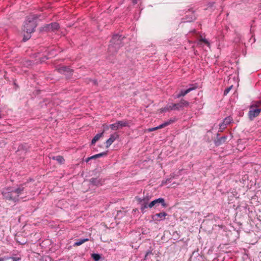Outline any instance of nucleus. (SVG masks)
I'll use <instances>...</instances> for the list:
<instances>
[{"label":"nucleus","instance_id":"1","mask_svg":"<svg viewBox=\"0 0 261 261\" xmlns=\"http://www.w3.org/2000/svg\"><path fill=\"white\" fill-rule=\"evenodd\" d=\"M125 37L118 34L113 35L110 41V44L109 46L108 51L111 54H114L117 53L119 49L123 46L124 42L123 40Z\"/></svg>","mask_w":261,"mask_h":261},{"label":"nucleus","instance_id":"2","mask_svg":"<svg viewBox=\"0 0 261 261\" xmlns=\"http://www.w3.org/2000/svg\"><path fill=\"white\" fill-rule=\"evenodd\" d=\"M38 18V16L36 15L28 16L23 25V31L26 33L34 32L37 26L36 20Z\"/></svg>","mask_w":261,"mask_h":261},{"label":"nucleus","instance_id":"3","mask_svg":"<svg viewBox=\"0 0 261 261\" xmlns=\"http://www.w3.org/2000/svg\"><path fill=\"white\" fill-rule=\"evenodd\" d=\"M189 105V102L188 101L182 99L179 102L167 105L164 108H162L161 110L162 112H165L172 110L179 111L180 110H182L185 107H187Z\"/></svg>","mask_w":261,"mask_h":261},{"label":"nucleus","instance_id":"4","mask_svg":"<svg viewBox=\"0 0 261 261\" xmlns=\"http://www.w3.org/2000/svg\"><path fill=\"white\" fill-rule=\"evenodd\" d=\"M2 194L7 200L17 202L19 200L18 195H16L11 187H8L3 190Z\"/></svg>","mask_w":261,"mask_h":261},{"label":"nucleus","instance_id":"5","mask_svg":"<svg viewBox=\"0 0 261 261\" xmlns=\"http://www.w3.org/2000/svg\"><path fill=\"white\" fill-rule=\"evenodd\" d=\"M110 128L116 130L123 127L129 126V122L127 120L117 121L116 123L110 125Z\"/></svg>","mask_w":261,"mask_h":261},{"label":"nucleus","instance_id":"6","mask_svg":"<svg viewBox=\"0 0 261 261\" xmlns=\"http://www.w3.org/2000/svg\"><path fill=\"white\" fill-rule=\"evenodd\" d=\"M260 112L261 108H256L255 106L252 105L248 112V116L250 120H253L255 117L259 115Z\"/></svg>","mask_w":261,"mask_h":261},{"label":"nucleus","instance_id":"7","mask_svg":"<svg viewBox=\"0 0 261 261\" xmlns=\"http://www.w3.org/2000/svg\"><path fill=\"white\" fill-rule=\"evenodd\" d=\"M58 71L66 75L67 79H70L73 74V70L67 66H62L58 69Z\"/></svg>","mask_w":261,"mask_h":261},{"label":"nucleus","instance_id":"8","mask_svg":"<svg viewBox=\"0 0 261 261\" xmlns=\"http://www.w3.org/2000/svg\"><path fill=\"white\" fill-rule=\"evenodd\" d=\"M168 215L167 213L162 212L159 213L151 215V220L154 222H158L165 219L166 217Z\"/></svg>","mask_w":261,"mask_h":261},{"label":"nucleus","instance_id":"9","mask_svg":"<svg viewBox=\"0 0 261 261\" xmlns=\"http://www.w3.org/2000/svg\"><path fill=\"white\" fill-rule=\"evenodd\" d=\"M196 88V86H194L193 85H191V87L188 88L186 90H181L178 93L174 95L173 97L175 99L179 98L181 96H184L190 92L192 91L193 90H195Z\"/></svg>","mask_w":261,"mask_h":261},{"label":"nucleus","instance_id":"10","mask_svg":"<svg viewBox=\"0 0 261 261\" xmlns=\"http://www.w3.org/2000/svg\"><path fill=\"white\" fill-rule=\"evenodd\" d=\"M186 18H183V20L182 22H191L196 19L195 15L193 11H191L190 10H189L188 11L186 12Z\"/></svg>","mask_w":261,"mask_h":261},{"label":"nucleus","instance_id":"11","mask_svg":"<svg viewBox=\"0 0 261 261\" xmlns=\"http://www.w3.org/2000/svg\"><path fill=\"white\" fill-rule=\"evenodd\" d=\"M59 24L57 22H53L46 24L44 28V30L46 31H54L58 30Z\"/></svg>","mask_w":261,"mask_h":261},{"label":"nucleus","instance_id":"12","mask_svg":"<svg viewBox=\"0 0 261 261\" xmlns=\"http://www.w3.org/2000/svg\"><path fill=\"white\" fill-rule=\"evenodd\" d=\"M154 203V207H158L160 204L164 208H166L168 204L165 202L164 198H159L158 199H155L153 200Z\"/></svg>","mask_w":261,"mask_h":261},{"label":"nucleus","instance_id":"13","mask_svg":"<svg viewBox=\"0 0 261 261\" xmlns=\"http://www.w3.org/2000/svg\"><path fill=\"white\" fill-rule=\"evenodd\" d=\"M119 135L117 133H115L110 136L109 139H108L106 142V147L108 148L115 141V140L119 138Z\"/></svg>","mask_w":261,"mask_h":261},{"label":"nucleus","instance_id":"14","mask_svg":"<svg viewBox=\"0 0 261 261\" xmlns=\"http://www.w3.org/2000/svg\"><path fill=\"white\" fill-rule=\"evenodd\" d=\"M219 136V134H217V139L215 140V144L216 146H219L223 143H225L227 138V136H224L221 137H218Z\"/></svg>","mask_w":261,"mask_h":261},{"label":"nucleus","instance_id":"15","mask_svg":"<svg viewBox=\"0 0 261 261\" xmlns=\"http://www.w3.org/2000/svg\"><path fill=\"white\" fill-rule=\"evenodd\" d=\"M89 182L93 186H99L102 185L101 180L98 178H91Z\"/></svg>","mask_w":261,"mask_h":261},{"label":"nucleus","instance_id":"16","mask_svg":"<svg viewBox=\"0 0 261 261\" xmlns=\"http://www.w3.org/2000/svg\"><path fill=\"white\" fill-rule=\"evenodd\" d=\"M25 185V184L20 185L17 188H16L15 189H13L15 194L16 195H18V198H19V195H21V194H22V193L24 191V187L23 186Z\"/></svg>","mask_w":261,"mask_h":261},{"label":"nucleus","instance_id":"17","mask_svg":"<svg viewBox=\"0 0 261 261\" xmlns=\"http://www.w3.org/2000/svg\"><path fill=\"white\" fill-rule=\"evenodd\" d=\"M29 146L27 144H20L18 147L17 151H23L24 153L27 152L29 149Z\"/></svg>","mask_w":261,"mask_h":261},{"label":"nucleus","instance_id":"18","mask_svg":"<svg viewBox=\"0 0 261 261\" xmlns=\"http://www.w3.org/2000/svg\"><path fill=\"white\" fill-rule=\"evenodd\" d=\"M103 132L101 133L97 134L92 139L91 142V145H94L103 136Z\"/></svg>","mask_w":261,"mask_h":261},{"label":"nucleus","instance_id":"19","mask_svg":"<svg viewBox=\"0 0 261 261\" xmlns=\"http://www.w3.org/2000/svg\"><path fill=\"white\" fill-rule=\"evenodd\" d=\"M108 151H106L105 152H101L100 153H98L92 156L93 159H96L98 158L102 157L104 156H106L108 154Z\"/></svg>","mask_w":261,"mask_h":261},{"label":"nucleus","instance_id":"20","mask_svg":"<svg viewBox=\"0 0 261 261\" xmlns=\"http://www.w3.org/2000/svg\"><path fill=\"white\" fill-rule=\"evenodd\" d=\"M88 240H89V239L87 238L78 240L76 242L74 243L73 246H80V245H82V244H83L84 243L88 241Z\"/></svg>","mask_w":261,"mask_h":261},{"label":"nucleus","instance_id":"21","mask_svg":"<svg viewBox=\"0 0 261 261\" xmlns=\"http://www.w3.org/2000/svg\"><path fill=\"white\" fill-rule=\"evenodd\" d=\"M53 159L54 160H56L60 164L64 163V162L65 161L64 159L61 155H57V156H53Z\"/></svg>","mask_w":261,"mask_h":261},{"label":"nucleus","instance_id":"22","mask_svg":"<svg viewBox=\"0 0 261 261\" xmlns=\"http://www.w3.org/2000/svg\"><path fill=\"white\" fill-rule=\"evenodd\" d=\"M174 122V120L170 119L169 121H166L164 123L161 124L159 126H160V128H164V127L170 125V124Z\"/></svg>","mask_w":261,"mask_h":261},{"label":"nucleus","instance_id":"23","mask_svg":"<svg viewBox=\"0 0 261 261\" xmlns=\"http://www.w3.org/2000/svg\"><path fill=\"white\" fill-rule=\"evenodd\" d=\"M91 257L94 261H99V260L101 258V256L98 253H92L91 254Z\"/></svg>","mask_w":261,"mask_h":261},{"label":"nucleus","instance_id":"24","mask_svg":"<svg viewBox=\"0 0 261 261\" xmlns=\"http://www.w3.org/2000/svg\"><path fill=\"white\" fill-rule=\"evenodd\" d=\"M174 178V176L173 175H170V177L166 178L165 180L162 181V185L170 183Z\"/></svg>","mask_w":261,"mask_h":261},{"label":"nucleus","instance_id":"25","mask_svg":"<svg viewBox=\"0 0 261 261\" xmlns=\"http://www.w3.org/2000/svg\"><path fill=\"white\" fill-rule=\"evenodd\" d=\"M148 207V202L144 201L143 203H142L141 204L140 210L141 211V212L142 213H145L144 210Z\"/></svg>","mask_w":261,"mask_h":261},{"label":"nucleus","instance_id":"26","mask_svg":"<svg viewBox=\"0 0 261 261\" xmlns=\"http://www.w3.org/2000/svg\"><path fill=\"white\" fill-rule=\"evenodd\" d=\"M233 121V119L231 117H226L224 120H223V122L226 125H228L229 124L231 123V122Z\"/></svg>","mask_w":261,"mask_h":261},{"label":"nucleus","instance_id":"27","mask_svg":"<svg viewBox=\"0 0 261 261\" xmlns=\"http://www.w3.org/2000/svg\"><path fill=\"white\" fill-rule=\"evenodd\" d=\"M31 33H27V34H24L22 41L23 42H26L28 41L31 37Z\"/></svg>","mask_w":261,"mask_h":261},{"label":"nucleus","instance_id":"28","mask_svg":"<svg viewBox=\"0 0 261 261\" xmlns=\"http://www.w3.org/2000/svg\"><path fill=\"white\" fill-rule=\"evenodd\" d=\"M233 86L231 85V86L225 89V90L224 91V95H227V94L229 92L230 90L232 89Z\"/></svg>","mask_w":261,"mask_h":261},{"label":"nucleus","instance_id":"29","mask_svg":"<svg viewBox=\"0 0 261 261\" xmlns=\"http://www.w3.org/2000/svg\"><path fill=\"white\" fill-rule=\"evenodd\" d=\"M151 198V196L147 194L145 196L143 197L144 201L148 202L149 200Z\"/></svg>","mask_w":261,"mask_h":261},{"label":"nucleus","instance_id":"30","mask_svg":"<svg viewBox=\"0 0 261 261\" xmlns=\"http://www.w3.org/2000/svg\"><path fill=\"white\" fill-rule=\"evenodd\" d=\"M226 125L223 122L222 123L219 124L220 129L222 131L225 128Z\"/></svg>","mask_w":261,"mask_h":261},{"label":"nucleus","instance_id":"31","mask_svg":"<svg viewBox=\"0 0 261 261\" xmlns=\"http://www.w3.org/2000/svg\"><path fill=\"white\" fill-rule=\"evenodd\" d=\"M136 199L140 204L144 202L143 198H142L139 197H136Z\"/></svg>","mask_w":261,"mask_h":261},{"label":"nucleus","instance_id":"32","mask_svg":"<svg viewBox=\"0 0 261 261\" xmlns=\"http://www.w3.org/2000/svg\"><path fill=\"white\" fill-rule=\"evenodd\" d=\"M12 259V261H19L20 260V257H11L9 258Z\"/></svg>","mask_w":261,"mask_h":261},{"label":"nucleus","instance_id":"33","mask_svg":"<svg viewBox=\"0 0 261 261\" xmlns=\"http://www.w3.org/2000/svg\"><path fill=\"white\" fill-rule=\"evenodd\" d=\"M154 203H155V202H153V200L152 201H151L149 203H148V207L151 208L152 207H154V205H155Z\"/></svg>","mask_w":261,"mask_h":261},{"label":"nucleus","instance_id":"34","mask_svg":"<svg viewBox=\"0 0 261 261\" xmlns=\"http://www.w3.org/2000/svg\"><path fill=\"white\" fill-rule=\"evenodd\" d=\"M158 129H160V127L159 125L158 126H156V127H152V128H150L148 129V131L149 132H152V131Z\"/></svg>","mask_w":261,"mask_h":261},{"label":"nucleus","instance_id":"35","mask_svg":"<svg viewBox=\"0 0 261 261\" xmlns=\"http://www.w3.org/2000/svg\"><path fill=\"white\" fill-rule=\"evenodd\" d=\"M103 132L106 130H107L108 129H109L110 128V125H107V124H103Z\"/></svg>","mask_w":261,"mask_h":261},{"label":"nucleus","instance_id":"36","mask_svg":"<svg viewBox=\"0 0 261 261\" xmlns=\"http://www.w3.org/2000/svg\"><path fill=\"white\" fill-rule=\"evenodd\" d=\"M201 41L202 42H203V43H204L205 44L209 45V42L207 40V39H206L205 38H202V39H201Z\"/></svg>","mask_w":261,"mask_h":261},{"label":"nucleus","instance_id":"37","mask_svg":"<svg viewBox=\"0 0 261 261\" xmlns=\"http://www.w3.org/2000/svg\"><path fill=\"white\" fill-rule=\"evenodd\" d=\"M214 4H215L214 2H210L207 4V6H208V7L211 8V7H213Z\"/></svg>","mask_w":261,"mask_h":261},{"label":"nucleus","instance_id":"38","mask_svg":"<svg viewBox=\"0 0 261 261\" xmlns=\"http://www.w3.org/2000/svg\"><path fill=\"white\" fill-rule=\"evenodd\" d=\"M92 156H90V157H88V158H87L86 160H85V162H88L90 160H92Z\"/></svg>","mask_w":261,"mask_h":261},{"label":"nucleus","instance_id":"39","mask_svg":"<svg viewBox=\"0 0 261 261\" xmlns=\"http://www.w3.org/2000/svg\"><path fill=\"white\" fill-rule=\"evenodd\" d=\"M92 82L94 85H96L97 84V81L96 80H92Z\"/></svg>","mask_w":261,"mask_h":261},{"label":"nucleus","instance_id":"40","mask_svg":"<svg viewBox=\"0 0 261 261\" xmlns=\"http://www.w3.org/2000/svg\"><path fill=\"white\" fill-rule=\"evenodd\" d=\"M133 3L135 5L137 3L138 0H132Z\"/></svg>","mask_w":261,"mask_h":261},{"label":"nucleus","instance_id":"41","mask_svg":"<svg viewBox=\"0 0 261 261\" xmlns=\"http://www.w3.org/2000/svg\"><path fill=\"white\" fill-rule=\"evenodd\" d=\"M151 252L150 251H147L146 253V254H145V257H146L149 254L151 253Z\"/></svg>","mask_w":261,"mask_h":261},{"label":"nucleus","instance_id":"42","mask_svg":"<svg viewBox=\"0 0 261 261\" xmlns=\"http://www.w3.org/2000/svg\"><path fill=\"white\" fill-rule=\"evenodd\" d=\"M5 259L4 258H0V261H5Z\"/></svg>","mask_w":261,"mask_h":261},{"label":"nucleus","instance_id":"43","mask_svg":"<svg viewBox=\"0 0 261 261\" xmlns=\"http://www.w3.org/2000/svg\"><path fill=\"white\" fill-rule=\"evenodd\" d=\"M47 59L48 58L46 57H45V56L44 57V59Z\"/></svg>","mask_w":261,"mask_h":261}]
</instances>
